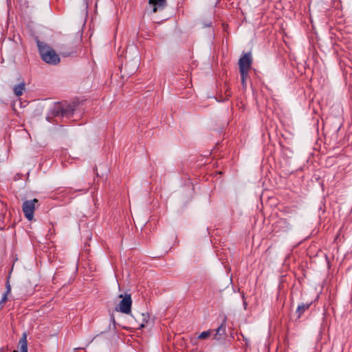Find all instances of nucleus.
Masks as SVG:
<instances>
[{"label": "nucleus", "mask_w": 352, "mask_h": 352, "mask_svg": "<svg viewBox=\"0 0 352 352\" xmlns=\"http://www.w3.org/2000/svg\"><path fill=\"white\" fill-rule=\"evenodd\" d=\"M37 45L41 58L45 63L57 65L60 62L58 55L51 47L39 41H37Z\"/></svg>", "instance_id": "obj_1"}, {"label": "nucleus", "mask_w": 352, "mask_h": 352, "mask_svg": "<svg viewBox=\"0 0 352 352\" xmlns=\"http://www.w3.org/2000/svg\"><path fill=\"white\" fill-rule=\"evenodd\" d=\"M37 199L25 201L23 204L22 209L25 217L30 221L34 218V212L36 209V204H38Z\"/></svg>", "instance_id": "obj_2"}, {"label": "nucleus", "mask_w": 352, "mask_h": 352, "mask_svg": "<svg viewBox=\"0 0 352 352\" xmlns=\"http://www.w3.org/2000/svg\"><path fill=\"white\" fill-rule=\"evenodd\" d=\"M120 298H122V300L120 301V302L118 305V307L117 308V310L126 314H129L131 312V305H132V300L131 298V295L129 294H125L120 295Z\"/></svg>", "instance_id": "obj_3"}, {"label": "nucleus", "mask_w": 352, "mask_h": 352, "mask_svg": "<svg viewBox=\"0 0 352 352\" xmlns=\"http://www.w3.org/2000/svg\"><path fill=\"white\" fill-rule=\"evenodd\" d=\"M252 64L251 56L246 54L239 61L240 73L248 72Z\"/></svg>", "instance_id": "obj_4"}, {"label": "nucleus", "mask_w": 352, "mask_h": 352, "mask_svg": "<svg viewBox=\"0 0 352 352\" xmlns=\"http://www.w3.org/2000/svg\"><path fill=\"white\" fill-rule=\"evenodd\" d=\"M148 3L153 8V12L163 10L166 6V0H149Z\"/></svg>", "instance_id": "obj_5"}, {"label": "nucleus", "mask_w": 352, "mask_h": 352, "mask_svg": "<svg viewBox=\"0 0 352 352\" xmlns=\"http://www.w3.org/2000/svg\"><path fill=\"white\" fill-rule=\"evenodd\" d=\"M215 333L213 338L216 340H220L226 333V321L224 320L221 324L216 329L212 330Z\"/></svg>", "instance_id": "obj_6"}, {"label": "nucleus", "mask_w": 352, "mask_h": 352, "mask_svg": "<svg viewBox=\"0 0 352 352\" xmlns=\"http://www.w3.org/2000/svg\"><path fill=\"white\" fill-rule=\"evenodd\" d=\"M151 323L152 322L150 318V315L148 313H143L142 314V322L140 324L138 329L145 328L148 326V324Z\"/></svg>", "instance_id": "obj_7"}, {"label": "nucleus", "mask_w": 352, "mask_h": 352, "mask_svg": "<svg viewBox=\"0 0 352 352\" xmlns=\"http://www.w3.org/2000/svg\"><path fill=\"white\" fill-rule=\"evenodd\" d=\"M20 351L21 352H28V344H27V336L25 333H23V336L19 340Z\"/></svg>", "instance_id": "obj_8"}, {"label": "nucleus", "mask_w": 352, "mask_h": 352, "mask_svg": "<svg viewBox=\"0 0 352 352\" xmlns=\"http://www.w3.org/2000/svg\"><path fill=\"white\" fill-rule=\"evenodd\" d=\"M25 90V83L22 82L14 87V93L16 96H20L23 94Z\"/></svg>", "instance_id": "obj_9"}, {"label": "nucleus", "mask_w": 352, "mask_h": 352, "mask_svg": "<svg viewBox=\"0 0 352 352\" xmlns=\"http://www.w3.org/2000/svg\"><path fill=\"white\" fill-rule=\"evenodd\" d=\"M309 307V304H305L302 303L298 306L296 312L298 314V317H300V316L305 312V310L308 309Z\"/></svg>", "instance_id": "obj_10"}, {"label": "nucleus", "mask_w": 352, "mask_h": 352, "mask_svg": "<svg viewBox=\"0 0 352 352\" xmlns=\"http://www.w3.org/2000/svg\"><path fill=\"white\" fill-rule=\"evenodd\" d=\"M212 333H213V331H212L210 329L208 330V331H203L198 336V338L200 340L206 339V338H209L212 335Z\"/></svg>", "instance_id": "obj_11"}, {"label": "nucleus", "mask_w": 352, "mask_h": 352, "mask_svg": "<svg viewBox=\"0 0 352 352\" xmlns=\"http://www.w3.org/2000/svg\"><path fill=\"white\" fill-rule=\"evenodd\" d=\"M248 72H244L243 74V73H241V82H242V85H243V87H246L245 79H246V78H247V77H248Z\"/></svg>", "instance_id": "obj_12"}, {"label": "nucleus", "mask_w": 352, "mask_h": 352, "mask_svg": "<svg viewBox=\"0 0 352 352\" xmlns=\"http://www.w3.org/2000/svg\"><path fill=\"white\" fill-rule=\"evenodd\" d=\"M6 300H7V296H6V295H4V296L3 297V298H2V300H1V303H2V302H6Z\"/></svg>", "instance_id": "obj_13"}, {"label": "nucleus", "mask_w": 352, "mask_h": 352, "mask_svg": "<svg viewBox=\"0 0 352 352\" xmlns=\"http://www.w3.org/2000/svg\"><path fill=\"white\" fill-rule=\"evenodd\" d=\"M243 305H244V307L245 309L246 306H247V302L245 301H243Z\"/></svg>", "instance_id": "obj_14"}, {"label": "nucleus", "mask_w": 352, "mask_h": 352, "mask_svg": "<svg viewBox=\"0 0 352 352\" xmlns=\"http://www.w3.org/2000/svg\"><path fill=\"white\" fill-rule=\"evenodd\" d=\"M8 291L10 289V286L8 287Z\"/></svg>", "instance_id": "obj_15"}, {"label": "nucleus", "mask_w": 352, "mask_h": 352, "mask_svg": "<svg viewBox=\"0 0 352 352\" xmlns=\"http://www.w3.org/2000/svg\"><path fill=\"white\" fill-rule=\"evenodd\" d=\"M13 352H18L17 351L14 350Z\"/></svg>", "instance_id": "obj_16"}]
</instances>
